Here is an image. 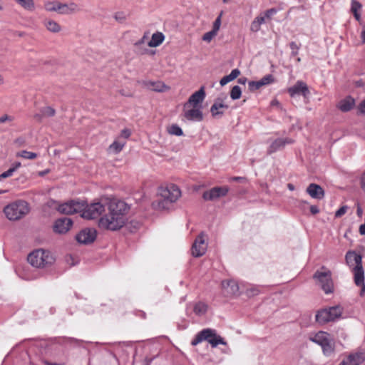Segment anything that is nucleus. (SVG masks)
<instances>
[{
  "instance_id": "14",
  "label": "nucleus",
  "mask_w": 365,
  "mask_h": 365,
  "mask_svg": "<svg viewBox=\"0 0 365 365\" xmlns=\"http://www.w3.org/2000/svg\"><path fill=\"white\" fill-rule=\"evenodd\" d=\"M205 98V92L204 87H201L200 90L192 93L188 101L184 104L185 108L190 107H202L201 103Z\"/></svg>"
},
{
  "instance_id": "63",
  "label": "nucleus",
  "mask_w": 365,
  "mask_h": 365,
  "mask_svg": "<svg viewBox=\"0 0 365 365\" xmlns=\"http://www.w3.org/2000/svg\"><path fill=\"white\" fill-rule=\"evenodd\" d=\"M287 187L289 190H294V185L291 184V183H289L287 184Z\"/></svg>"
},
{
  "instance_id": "21",
  "label": "nucleus",
  "mask_w": 365,
  "mask_h": 365,
  "mask_svg": "<svg viewBox=\"0 0 365 365\" xmlns=\"http://www.w3.org/2000/svg\"><path fill=\"white\" fill-rule=\"evenodd\" d=\"M306 191L312 198L317 200L323 199L325 195L324 189L320 185L315 183L309 184Z\"/></svg>"
},
{
  "instance_id": "4",
  "label": "nucleus",
  "mask_w": 365,
  "mask_h": 365,
  "mask_svg": "<svg viewBox=\"0 0 365 365\" xmlns=\"http://www.w3.org/2000/svg\"><path fill=\"white\" fill-rule=\"evenodd\" d=\"M29 204L24 200H17L8 205L4 209L6 217L9 220H19L23 218L29 212Z\"/></svg>"
},
{
  "instance_id": "62",
  "label": "nucleus",
  "mask_w": 365,
  "mask_h": 365,
  "mask_svg": "<svg viewBox=\"0 0 365 365\" xmlns=\"http://www.w3.org/2000/svg\"><path fill=\"white\" fill-rule=\"evenodd\" d=\"M359 287H361L360 294L362 295L365 292V284L363 283L362 284H360Z\"/></svg>"
},
{
  "instance_id": "52",
  "label": "nucleus",
  "mask_w": 365,
  "mask_h": 365,
  "mask_svg": "<svg viewBox=\"0 0 365 365\" xmlns=\"http://www.w3.org/2000/svg\"><path fill=\"white\" fill-rule=\"evenodd\" d=\"M358 110L360 113L365 114V99L359 103Z\"/></svg>"
},
{
  "instance_id": "26",
  "label": "nucleus",
  "mask_w": 365,
  "mask_h": 365,
  "mask_svg": "<svg viewBox=\"0 0 365 365\" xmlns=\"http://www.w3.org/2000/svg\"><path fill=\"white\" fill-rule=\"evenodd\" d=\"M352 272L354 273L356 285L360 286V284L364 283V272L362 265L353 267Z\"/></svg>"
},
{
  "instance_id": "53",
  "label": "nucleus",
  "mask_w": 365,
  "mask_h": 365,
  "mask_svg": "<svg viewBox=\"0 0 365 365\" xmlns=\"http://www.w3.org/2000/svg\"><path fill=\"white\" fill-rule=\"evenodd\" d=\"M277 13V10L275 9H269L266 11L265 12V16L267 18H270L273 14H275Z\"/></svg>"
},
{
  "instance_id": "51",
  "label": "nucleus",
  "mask_w": 365,
  "mask_h": 365,
  "mask_svg": "<svg viewBox=\"0 0 365 365\" xmlns=\"http://www.w3.org/2000/svg\"><path fill=\"white\" fill-rule=\"evenodd\" d=\"M7 120H9V121L13 120V117L11 115H4L0 117V123H4Z\"/></svg>"
},
{
  "instance_id": "28",
  "label": "nucleus",
  "mask_w": 365,
  "mask_h": 365,
  "mask_svg": "<svg viewBox=\"0 0 365 365\" xmlns=\"http://www.w3.org/2000/svg\"><path fill=\"white\" fill-rule=\"evenodd\" d=\"M165 36L160 32H156L152 35L151 40L148 42L150 47H157L164 41Z\"/></svg>"
},
{
  "instance_id": "6",
  "label": "nucleus",
  "mask_w": 365,
  "mask_h": 365,
  "mask_svg": "<svg viewBox=\"0 0 365 365\" xmlns=\"http://www.w3.org/2000/svg\"><path fill=\"white\" fill-rule=\"evenodd\" d=\"M109 199L108 197L101 198L99 202L91 203L85 207L83 205L81 210V217L87 220H93L98 218L106 210V207L108 206Z\"/></svg>"
},
{
  "instance_id": "33",
  "label": "nucleus",
  "mask_w": 365,
  "mask_h": 365,
  "mask_svg": "<svg viewBox=\"0 0 365 365\" xmlns=\"http://www.w3.org/2000/svg\"><path fill=\"white\" fill-rule=\"evenodd\" d=\"M346 359L349 361L350 365H359L364 361V357L361 354H350Z\"/></svg>"
},
{
  "instance_id": "16",
  "label": "nucleus",
  "mask_w": 365,
  "mask_h": 365,
  "mask_svg": "<svg viewBox=\"0 0 365 365\" xmlns=\"http://www.w3.org/2000/svg\"><path fill=\"white\" fill-rule=\"evenodd\" d=\"M202 107L185 108L183 106L184 117L190 121H201L203 119Z\"/></svg>"
},
{
  "instance_id": "55",
  "label": "nucleus",
  "mask_w": 365,
  "mask_h": 365,
  "mask_svg": "<svg viewBox=\"0 0 365 365\" xmlns=\"http://www.w3.org/2000/svg\"><path fill=\"white\" fill-rule=\"evenodd\" d=\"M310 212L312 214L316 215L319 212V209L317 205H312L310 207Z\"/></svg>"
},
{
  "instance_id": "12",
  "label": "nucleus",
  "mask_w": 365,
  "mask_h": 365,
  "mask_svg": "<svg viewBox=\"0 0 365 365\" xmlns=\"http://www.w3.org/2000/svg\"><path fill=\"white\" fill-rule=\"evenodd\" d=\"M289 96L292 98L297 96H303L304 98H308L310 92L306 83L302 81H297L296 83L287 89Z\"/></svg>"
},
{
  "instance_id": "42",
  "label": "nucleus",
  "mask_w": 365,
  "mask_h": 365,
  "mask_svg": "<svg viewBox=\"0 0 365 365\" xmlns=\"http://www.w3.org/2000/svg\"><path fill=\"white\" fill-rule=\"evenodd\" d=\"M262 87L259 81L248 82V88L250 91H255Z\"/></svg>"
},
{
  "instance_id": "19",
  "label": "nucleus",
  "mask_w": 365,
  "mask_h": 365,
  "mask_svg": "<svg viewBox=\"0 0 365 365\" xmlns=\"http://www.w3.org/2000/svg\"><path fill=\"white\" fill-rule=\"evenodd\" d=\"M293 140L290 138H277L274 140L269 147L268 148L267 153L268 155H271L281 149H282L287 144L292 143Z\"/></svg>"
},
{
  "instance_id": "30",
  "label": "nucleus",
  "mask_w": 365,
  "mask_h": 365,
  "mask_svg": "<svg viewBox=\"0 0 365 365\" xmlns=\"http://www.w3.org/2000/svg\"><path fill=\"white\" fill-rule=\"evenodd\" d=\"M265 21V17L264 16H257L251 23L250 25V30L252 32H257L259 31L261 25L264 24Z\"/></svg>"
},
{
  "instance_id": "1",
  "label": "nucleus",
  "mask_w": 365,
  "mask_h": 365,
  "mask_svg": "<svg viewBox=\"0 0 365 365\" xmlns=\"http://www.w3.org/2000/svg\"><path fill=\"white\" fill-rule=\"evenodd\" d=\"M129 209L130 207L125 202L111 199L108 206V212L99 219L98 227L110 231L120 230L125 223V215Z\"/></svg>"
},
{
  "instance_id": "3",
  "label": "nucleus",
  "mask_w": 365,
  "mask_h": 365,
  "mask_svg": "<svg viewBox=\"0 0 365 365\" xmlns=\"http://www.w3.org/2000/svg\"><path fill=\"white\" fill-rule=\"evenodd\" d=\"M28 261L33 267L44 268L53 264L55 258L49 251L38 249L29 255Z\"/></svg>"
},
{
  "instance_id": "23",
  "label": "nucleus",
  "mask_w": 365,
  "mask_h": 365,
  "mask_svg": "<svg viewBox=\"0 0 365 365\" xmlns=\"http://www.w3.org/2000/svg\"><path fill=\"white\" fill-rule=\"evenodd\" d=\"M222 287L227 295H235L239 292L238 284L234 280L222 281Z\"/></svg>"
},
{
  "instance_id": "20",
  "label": "nucleus",
  "mask_w": 365,
  "mask_h": 365,
  "mask_svg": "<svg viewBox=\"0 0 365 365\" xmlns=\"http://www.w3.org/2000/svg\"><path fill=\"white\" fill-rule=\"evenodd\" d=\"M79 6L74 2L69 4L59 3V8L58 14L62 15L73 14L80 11Z\"/></svg>"
},
{
  "instance_id": "54",
  "label": "nucleus",
  "mask_w": 365,
  "mask_h": 365,
  "mask_svg": "<svg viewBox=\"0 0 365 365\" xmlns=\"http://www.w3.org/2000/svg\"><path fill=\"white\" fill-rule=\"evenodd\" d=\"M44 118L43 115L42 113H41L39 111V113H36L34 115V118L38 121V122H41L42 119Z\"/></svg>"
},
{
  "instance_id": "64",
  "label": "nucleus",
  "mask_w": 365,
  "mask_h": 365,
  "mask_svg": "<svg viewBox=\"0 0 365 365\" xmlns=\"http://www.w3.org/2000/svg\"><path fill=\"white\" fill-rule=\"evenodd\" d=\"M361 213H362V210H361V209L360 207H358V209H357V214H358L359 215H361Z\"/></svg>"
},
{
  "instance_id": "57",
  "label": "nucleus",
  "mask_w": 365,
  "mask_h": 365,
  "mask_svg": "<svg viewBox=\"0 0 365 365\" xmlns=\"http://www.w3.org/2000/svg\"><path fill=\"white\" fill-rule=\"evenodd\" d=\"M237 81L240 84L245 85V83L247 81V79L245 77H242V78H240Z\"/></svg>"
},
{
  "instance_id": "29",
  "label": "nucleus",
  "mask_w": 365,
  "mask_h": 365,
  "mask_svg": "<svg viewBox=\"0 0 365 365\" xmlns=\"http://www.w3.org/2000/svg\"><path fill=\"white\" fill-rule=\"evenodd\" d=\"M240 74V71L237 68L233 69L231 73L221 78L220 83L222 86H225L229 82L237 78Z\"/></svg>"
},
{
  "instance_id": "36",
  "label": "nucleus",
  "mask_w": 365,
  "mask_h": 365,
  "mask_svg": "<svg viewBox=\"0 0 365 365\" xmlns=\"http://www.w3.org/2000/svg\"><path fill=\"white\" fill-rule=\"evenodd\" d=\"M193 311L195 314L198 316L203 315L207 311V305L203 302H199L195 304Z\"/></svg>"
},
{
  "instance_id": "48",
  "label": "nucleus",
  "mask_w": 365,
  "mask_h": 365,
  "mask_svg": "<svg viewBox=\"0 0 365 365\" xmlns=\"http://www.w3.org/2000/svg\"><path fill=\"white\" fill-rule=\"evenodd\" d=\"M348 207L346 205L341 207L336 212L335 217H341L347 211Z\"/></svg>"
},
{
  "instance_id": "39",
  "label": "nucleus",
  "mask_w": 365,
  "mask_h": 365,
  "mask_svg": "<svg viewBox=\"0 0 365 365\" xmlns=\"http://www.w3.org/2000/svg\"><path fill=\"white\" fill-rule=\"evenodd\" d=\"M40 112L43 113L44 117H52L55 115L56 110L50 106L43 107L40 109Z\"/></svg>"
},
{
  "instance_id": "34",
  "label": "nucleus",
  "mask_w": 365,
  "mask_h": 365,
  "mask_svg": "<svg viewBox=\"0 0 365 365\" xmlns=\"http://www.w3.org/2000/svg\"><path fill=\"white\" fill-rule=\"evenodd\" d=\"M125 145V140H115L109 147V149L115 153H120Z\"/></svg>"
},
{
  "instance_id": "41",
  "label": "nucleus",
  "mask_w": 365,
  "mask_h": 365,
  "mask_svg": "<svg viewBox=\"0 0 365 365\" xmlns=\"http://www.w3.org/2000/svg\"><path fill=\"white\" fill-rule=\"evenodd\" d=\"M274 81V78L273 76L271 74H268V75L264 76L263 78H262L259 80V82L261 83L262 86H267V85H269V84L273 83Z\"/></svg>"
},
{
  "instance_id": "60",
  "label": "nucleus",
  "mask_w": 365,
  "mask_h": 365,
  "mask_svg": "<svg viewBox=\"0 0 365 365\" xmlns=\"http://www.w3.org/2000/svg\"><path fill=\"white\" fill-rule=\"evenodd\" d=\"M232 180L237 182H243L245 180V178L243 177H234L232 178Z\"/></svg>"
},
{
  "instance_id": "32",
  "label": "nucleus",
  "mask_w": 365,
  "mask_h": 365,
  "mask_svg": "<svg viewBox=\"0 0 365 365\" xmlns=\"http://www.w3.org/2000/svg\"><path fill=\"white\" fill-rule=\"evenodd\" d=\"M22 8L29 11L35 10V3L34 0H14Z\"/></svg>"
},
{
  "instance_id": "2",
  "label": "nucleus",
  "mask_w": 365,
  "mask_h": 365,
  "mask_svg": "<svg viewBox=\"0 0 365 365\" xmlns=\"http://www.w3.org/2000/svg\"><path fill=\"white\" fill-rule=\"evenodd\" d=\"M158 195L161 199L153 202L152 205L155 209L164 210L181 196V191L177 185L171 184L160 187Z\"/></svg>"
},
{
  "instance_id": "13",
  "label": "nucleus",
  "mask_w": 365,
  "mask_h": 365,
  "mask_svg": "<svg viewBox=\"0 0 365 365\" xmlns=\"http://www.w3.org/2000/svg\"><path fill=\"white\" fill-rule=\"evenodd\" d=\"M229 192L227 186L215 187L207 191L204 192L202 197L205 200H215L220 197L225 196Z\"/></svg>"
},
{
  "instance_id": "35",
  "label": "nucleus",
  "mask_w": 365,
  "mask_h": 365,
  "mask_svg": "<svg viewBox=\"0 0 365 365\" xmlns=\"http://www.w3.org/2000/svg\"><path fill=\"white\" fill-rule=\"evenodd\" d=\"M60 1H46L44 3V9L46 11L48 12H58Z\"/></svg>"
},
{
  "instance_id": "5",
  "label": "nucleus",
  "mask_w": 365,
  "mask_h": 365,
  "mask_svg": "<svg viewBox=\"0 0 365 365\" xmlns=\"http://www.w3.org/2000/svg\"><path fill=\"white\" fill-rule=\"evenodd\" d=\"M202 341H207L213 348L219 344L227 345L225 339L220 335H217L215 329L209 328L204 329L198 332L191 341V344L196 346Z\"/></svg>"
},
{
  "instance_id": "43",
  "label": "nucleus",
  "mask_w": 365,
  "mask_h": 365,
  "mask_svg": "<svg viewBox=\"0 0 365 365\" xmlns=\"http://www.w3.org/2000/svg\"><path fill=\"white\" fill-rule=\"evenodd\" d=\"M217 32H216L214 30H211L209 32L205 33L202 36V40L207 42H210L213 37H215L217 35Z\"/></svg>"
},
{
  "instance_id": "8",
  "label": "nucleus",
  "mask_w": 365,
  "mask_h": 365,
  "mask_svg": "<svg viewBox=\"0 0 365 365\" xmlns=\"http://www.w3.org/2000/svg\"><path fill=\"white\" fill-rule=\"evenodd\" d=\"M324 271L317 270L313 275L317 283L325 294H331L334 292V283L331 278V271L327 269L324 267H322Z\"/></svg>"
},
{
  "instance_id": "22",
  "label": "nucleus",
  "mask_w": 365,
  "mask_h": 365,
  "mask_svg": "<svg viewBox=\"0 0 365 365\" xmlns=\"http://www.w3.org/2000/svg\"><path fill=\"white\" fill-rule=\"evenodd\" d=\"M346 262L349 267H359L362 265V257L354 251H349L345 256Z\"/></svg>"
},
{
  "instance_id": "9",
  "label": "nucleus",
  "mask_w": 365,
  "mask_h": 365,
  "mask_svg": "<svg viewBox=\"0 0 365 365\" xmlns=\"http://www.w3.org/2000/svg\"><path fill=\"white\" fill-rule=\"evenodd\" d=\"M343 309L340 306L331 307L319 310L316 314V321L324 324L341 317Z\"/></svg>"
},
{
  "instance_id": "45",
  "label": "nucleus",
  "mask_w": 365,
  "mask_h": 365,
  "mask_svg": "<svg viewBox=\"0 0 365 365\" xmlns=\"http://www.w3.org/2000/svg\"><path fill=\"white\" fill-rule=\"evenodd\" d=\"M259 289L257 287L252 286L247 289V294L250 297L255 296L259 293Z\"/></svg>"
},
{
  "instance_id": "38",
  "label": "nucleus",
  "mask_w": 365,
  "mask_h": 365,
  "mask_svg": "<svg viewBox=\"0 0 365 365\" xmlns=\"http://www.w3.org/2000/svg\"><path fill=\"white\" fill-rule=\"evenodd\" d=\"M242 90L239 86H235L230 91V98L232 100H237L241 97Z\"/></svg>"
},
{
  "instance_id": "58",
  "label": "nucleus",
  "mask_w": 365,
  "mask_h": 365,
  "mask_svg": "<svg viewBox=\"0 0 365 365\" xmlns=\"http://www.w3.org/2000/svg\"><path fill=\"white\" fill-rule=\"evenodd\" d=\"M359 232L361 235H365V224L361 225L359 227Z\"/></svg>"
},
{
  "instance_id": "17",
  "label": "nucleus",
  "mask_w": 365,
  "mask_h": 365,
  "mask_svg": "<svg viewBox=\"0 0 365 365\" xmlns=\"http://www.w3.org/2000/svg\"><path fill=\"white\" fill-rule=\"evenodd\" d=\"M72 225L73 222L70 218H60L55 222L53 230L56 233L64 234L71 229Z\"/></svg>"
},
{
  "instance_id": "10",
  "label": "nucleus",
  "mask_w": 365,
  "mask_h": 365,
  "mask_svg": "<svg viewBox=\"0 0 365 365\" xmlns=\"http://www.w3.org/2000/svg\"><path fill=\"white\" fill-rule=\"evenodd\" d=\"M83 207V203L71 200L69 202L60 205L58 207L59 212L65 215H72L81 212Z\"/></svg>"
},
{
  "instance_id": "25",
  "label": "nucleus",
  "mask_w": 365,
  "mask_h": 365,
  "mask_svg": "<svg viewBox=\"0 0 365 365\" xmlns=\"http://www.w3.org/2000/svg\"><path fill=\"white\" fill-rule=\"evenodd\" d=\"M354 99L351 96H347L339 102L337 108L342 112H348L354 108Z\"/></svg>"
},
{
  "instance_id": "37",
  "label": "nucleus",
  "mask_w": 365,
  "mask_h": 365,
  "mask_svg": "<svg viewBox=\"0 0 365 365\" xmlns=\"http://www.w3.org/2000/svg\"><path fill=\"white\" fill-rule=\"evenodd\" d=\"M168 133L170 135L181 136L183 135L182 130L177 124H173L170 126L168 129Z\"/></svg>"
},
{
  "instance_id": "44",
  "label": "nucleus",
  "mask_w": 365,
  "mask_h": 365,
  "mask_svg": "<svg viewBox=\"0 0 365 365\" xmlns=\"http://www.w3.org/2000/svg\"><path fill=\"white\" fill-rule=\"evenodd\" d=\"M114 19L119 23H123L126 20V15L124 12L119 11L114 14Z\"/></svg>"
},
{
  "instance_id": "49",
  "label": "nucleus",
  "mask_w": 365,
  "mask_h": 365,
  "mask_svg": "<svg viewBox=\"0 0 365 365\" xmlns=\"http://www.w3.org/2000/svg\"><path fill=\"white\" fill-rule=\"evenodd\" d=\"M14 173V169H11L10 168L8 170L4 172L3 173H1L0 175V180L2 179V178H6L8 177L11 176Z\"/></svg>"
},
{
  "instance_id": "56",
  "label": "nucleus",
  "mask_w": 365,
  "mask_h": 365,
  "mask_svg": "<svg viewBox=\"0 0 365 365\" xmlns=\"http://www.w3.org/2000/svg\"><path fill=\"white\" fill-rule=\"evenodd\" d=\"M361 187L365 190V173L361 177Z\"/></svg>"
},
{
  "instance_id": "15",
  "label": "nucleus",
  "mask_w": 365,
  "mask_h": 365,
  "mask_svg": "<svg viewBox=\"0 0 365 365\" xmlns=\"http://www.w3.org/2000/svg\"><path fill=\"white\" fill-rule=\"evenodd\" d=\"M96 238V231L94 229L86 228L79 232L76 239L80 244H90L92 243Z\"/></svg>"
},
{
  "instance_id": "27",
  "label": "nucleus",
  "mask_w": 365,
  "mask_h": 365,
  "mask_svg": "<svg viewBox=\"0 0 365 365\" xmlns=\"http://www.w3.org/2000/svg\"><path fill=\"white\" fill-rule=\"evenodd\" d=\"M43 24L45 28L51 33H58L61 31V25L54 20L46 19L43 21Z\"/></svg>"
},
{
  "instance_id": "61",
  "label": "nucleus",
  "mask_w": 365,
  "mask_h": 365,
  "mask_svg": "<svg viewBox=\"0 0 365 365\" xmlns=\"http://www.w3.org/2000/svg\"><path fill=\"white\" fill-rule=\"evenodd\" d=\"M361 37L362 39V42L365 43V26L364 27V30L361 31Z\"/></svg>"
},
{
  "instance_id": "47",
  "label": "nucleus",
  "mask_w": 365,
  "mask_h": 365,
  "mask_svg": "<svg viewBox=\"0 0 365 365\" xmlns=\"http://www.w3.org/2000/svg\"><path fill=\"white\" fill-rule=\"evenodd\" d=\"M289 47L292 50L291 54L292 56H295L298 54V51L299 49V46L294 41H292L289 43Z\"/></svg>"
},
{
  "instance_id": "59",
  "label": "nucleus",
  "mask_w": 365,
  "mask_h": 365,
  "mask_svg": "<svg viewBox=\"0 0 365 365\" xmlns=\"http://www.w3.org/2000/svg\"><path fill=\"white\" fill-rule=\"evenodd\" d=\"M20 167H21V163L18 162V163H15L11 168L14 169V171L15 172Z\"/></svg>"
},
{
  "instance_id": "11",
  "label": "nucleus",
  "mask_w": 365,
  "mask_h": 365,
  "mask_svg": "<svg viewBox=\"0 0 365 365\" xmlns=\"http://www.w3.org/2000/svg\"><path fill=\"white\" fill-rule=\"evenodd\" d=\"M207 244L205 243V235L203 232L200 233L192 244L191 251L192 255L195 257H200L202 256L207 250Z\"/></svg>"
},
{
  "instance_id": "18",
  "label": "nucleus",
  "mask_w": 365,
  "mask_h": 365,
  "mask_svg": "<svg viewBox=\"0 0 365 365\" xmlns=\"http://www.w3.org/2000/svg\"><path fill=\"white\" fill-rule=\"evenodd\" d=\"M140 83L143 88L155 92H164L169 88L168 86L160 81H143Z\"/></svg>"
},
{
  "instance_id": "31",
  "label": "nucleus",
  "mask_w": 365,
  "mask_h": 365,
  "mask_svg": "<svg viewBox=\"0 0 365 365\" xmlns=\"http://www.w3.org/2000/svg\"><path fill=\"white\" fill-rule=\"evenodd\" d=\"M361 4L357 0H351V11L357 21H359L361 19V14L359 11L361 9Z\"/></svg>"
},
{
  "instance_id": "40",
  "label": "nucleus",
  "mask_w": 365,
  "mask_h": 365,
  "mask_svg": "<svg viewBox=\"0 0 365 365\" xmlns=\"http://www.w3.org/2000/svg\"><path fill=\"white\" fill-rule=\"evenodd\" d=\"M17 156L21 157L25 159H34L37 157V154L35 153L26 151V150H22L17 153Z\"/></svg>"
},
{
  "instance_id": "46",
  "label": "nucleus",
  "mask_w": 365,
  "mask_h": 365,
  "mask_svg": "<svg viewBox=\"0 0 365 365\" xmlns=\"http://www.w3.org/2000/svg\"><path fill=\"white\" fill-rule=\"evenodd\" d=\"M222 13H221L217 17V19L215 20L214 23H213V27H212V30L215 31L216 32H218L220 28V25H221V16H222Z\"/></svg>"
},
{
  "instance_id": "7",
  "label": "nucleus",
  "mask_w": 365,
  "mask_h": 365,
  "mask_svg": "<svg viewBox=\"0 0 365 365\" xmlns=\"http://www.w3.org/2000/svg\"><path fill=\"white\" fill-rule=\"evenodd\" d=\"M310 340L321 346L324 355L329 356L334 353V340L327 332L320 331L310 337Z\"/></svg>"
},
{
  "instance_id": "24",
  "label": "nucleus",
  "mask_w": 365,
  "mask_h": 365,
  "mask_svg": "<svg viewBox=\"0 0 365 365\" xmlns=\"http://www.w3.org/2000/svg\"><path fill=\"white\" fill-rule=\"evenodd\" d=\"M228 106L223 103L220 99H217L210 108V112L213 117H220L224 113V110L227 109Z\"/></svg>"
},
{
  "instance_id": "50",
  "label": "nucleus",
  "mask_w": 365,
  "mask_h": 365,
  "mask_svg": "<svg viewBox=\"0 0 365 365\" xmlns=\"http://www.w3.org/2000/svg\"><path fill=\"white\" fill-rule=\"evenodd\" d=\"M130 130L129 129L125 128L120 133V137L123 138L125 140L128 138L130 135Z\"/></svg>"
}]
</instances>
